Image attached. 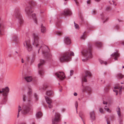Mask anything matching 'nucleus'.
<instances>
[{"label":"nucleus","mask_w":124,"mask_h":124,"mask_svg":"<svg viewBox=\"0 0 124 124\" xmlns=\"http://www.w3.org/2000/svg\"><path fill=\"white\" fill-rule=\"evenodd\" d=\"M32 35L34 39L33 45L36 47H39L40 48L39 50V51L41 48L42 47V53L44 57L46 58L50 57L51 55L48 53L49 50L48 47L45 45H42L41 42H39V37L37 34L33 33H32Z\"/></svg>","instance_id":"obj_1"},{"label":"nucleus","mask_w":124,"mask_h":124,"mask_svg":"<svg viewBox=\"0 0 124 124\" xmlns=\"http://www.w3.org/2000/svg\"><path fill=\"white\" fill-rule=\"evenodd\" d=\"M74 54L73 52L69 51L63 53L59 58V60L61 62H69L71 60L70 56H74Z\"/></svg>","instance_id":"obj_2"},{"label":"nucleus","mask_w":124,"mask_h":124,"mask_svg":"<svg viewBox=\"0 0 124 124\" xmlns=\"http://www.w3.org/2000/svg\"><path fill=\"white\" fill-rule=\"evenodd\" d=\"M25 11L26 14L30 18H31L32 17L35 23H37V20L36 18V15L35 14H32L33 10L32 7L30 6L26 7L25 8Z\"/></svg>","instance_id":"obj_3"},{"label":"nucleus","mask_w":124,"mask_h":124,"mask_svg":"<svg viewBox=\"0 0 124 124\" xmlns=\"http://www.w3.org/2000/svg\"><path fill=\"white\" fill-rule=\"evenodd\" d=\"M82 54L86 57V60L92 57L91 48L84 49L82 52Z\"/></svg>","instance_id":"obj_4"},{"label":"nucleus","mask_w":124,"mask_h":124,"mask_svg":"<svg viewBox=\"0 0 124 124\" xmlns=\"http://www.w3.org/2000/svg\"><path fill=\"white\" fill-rule=\"evenodd\" d=\"M30 110V107L28 106H24L22 108L20 106L18 107V110L17 117H19V112L21 111V113L23 114L27 113L29 112Z\"/></svg>","instance_id":"obj_5"},{"label":"nucleus","mask_w":124,"mask_h":124,"mask_svg":"<svg viewBox=\"0 0 124 124\" xmlns=\"http://www.w3.org/2000/svg\"><path fill=\"white\" fill-rule=\"evenodd\" d=\"M15 16L18 20L20 24L23 22V20L21 15L20 14V10L18 8L16 9L15 11Z\"/></svg>","instance_id":"obj_6"},{"label":"nucleus","mask_w":124,"mask_h":124,"mask_svg":"<svg viewBox=\"0 0 124 124\" xmlns=\"http://www.w3.org/2000/svg\"><path fill=\"white\" fill-rule=\"evenodd\" d=\"M124 89V87H123L122 86H121L119 84L117 85H115L113 89L114 92L116 93V95H117L118 93L119 94H121L122 90V89Z\"/></svg>","instance_id":"obj_7"},{"label":"nucleus","mask_w":124,"mask_h":124,"mask_svg":"<svg viewBox=\"0 0 124 124\" xmlns=\"http://www.w3.org/2000/svg\"><path fill=\"white\" fill-rule=\"evenodd\" d=\"M45 63V62L43 60H40V63L38 65V67L39 68L38 73L41 76L44 73L43 69L41 67Z\"/></svg>","instance_id":"obj_8"},{"label":"nucleus","mask_w":124,"mask_h":124,"mask_svg":"<svg viewBox=\"0 0 124 124\" xmlns=\"http://www.w3.org/2000/svg\"><path fill=\"white\" fill-rule=\"evenodd\" d=\"M2 95L4 97V100L6 101L7 96L9 91V89L8 87H6L5 88L2 89Z\"/></svg>","instance_id":"obj_9"},{"label":"nucleus","mask_w":124,"mask_h":124,"mask_svg":"<svg viewBox=\"0 0 124 124\" xmlns=\"http://www.w3.org/2000/svg\"><path fill=\"white\" fill-rule=\"evenodd\" d=\"M60 114L58 112L55 113L54 117L52 119V124H57L60 120Z\"/></svg>","instance_id":"obj_10"},{"label":"nucleus","mask_w":124,"mask_h":124,"mask_svg":"<svg viewBox=\"0 0 124 124\" xmlns=\"http://www.w3.org/2000/svg\"><path fill=\"white\" fill-rule=\"evenodd\" d=\"M24 45L29 51H31L32 49V46L29 39L26 40L24 43Z\"/></svg>","instance_id":"obj_11"},{"label":"nucleus","mask_w":124,"mask_h":124,"mask_svg":"<svg viewBox=\"0 0 124 124\" xmlns=\"http://www.w3.org/2000/svg\"><path fill=\"white\" fill-rule=\"evenodd\" d=\"M55 75L59 79L61 80L64 79L65 77L64 74L63 72H57L55 73Z\"/></svg>","instance_id":"obj_12"},{"label":"nucleus","mask_w":124,"mask_h":124,"mask_svg":"<svg viewBox=\"0 0 124 124\" xmlns=\"http://www.w3.org/2000/svg\"><path fill=\"white\" fill-rule=\"evenodd\" d=\"M87 76L90 77L92 76V74L91 72L88 71H86L85 72V74L83 75L82 77V80L83 82H86L87 79H86Z\"/></svg>","instance_id":"obj_13"},{"label":"nucleus","mask_w":124,"mask_h":124,"mask_svg":"<svg viewBox=\"0 0 124 124\" xmlns=\"http://www.w3.org/2000/svg\"><path fill=\"white\" fill-rule=\"evenodd\" d=\"M82 91L83 92H86L88 94H90L92 92V90L89 86H86L83 87Z\"/></svg>","instance_id":"obj_14"},{"label":"nucleus","mask_w":124,"mask_h":124,"mask_svg":"<svg viewBox=\"0 0 124 124\" xmlns=\"http://www.w3.org/2000/svg\"><path fill=\"white\" fill-rule=\"evenodd\" d=\"M5 26L3 23L0 24V36L4 34V30Z\"/></svg>","instance_id":"obj_15"},{"label":"nucleus","mask_w":124,"mask_h":124,"mask_svg":"<svg viewBox=\"0 0 124 124\" xmlns=\"http://www.w3.org/2000/svg\"><path fill=\"white\" fill-rule=\"evenodd\" d=\"M12 41L16 43H18L19 41L17 36L16 35H14L12 37Z\"/></svg>","instance_id":"obj_16"},{"label":"nucleus","mask_w":124,"mask_h":124,"mask_svg":"<svg viewBox=\"0 0 124 124\" xmlns=\"http://www.w3.org/2000/svg\"><path fill=\"white\" fill-rule=\"evenodd\" d=\"M62 14L66 16H70L71 14V12L69 9L67 8L64 10Z\"/></svg>","instance_id":"obj_17"},{"label":"nucleus","mask_w":124,"mask_h":124,"mask_svg":"<svg viewBox=\"0 0 124 124\" xmlns=\"http://www.w3.org/2000/svg\"><path fill=\"white\" fill-rule=\"evenodd\" d=\"M90 119L92 121L95 120V114L94 111H92L90 112Z\"/></svg>","instance_id":"obj_18"},{"label":"nucleus","mask_w":124,"mask_h":124,"mask_svg":"<svg viewBox=\"0 0 124 124\" xmlns=\"http://www.w3.org/2000/svg\"><path fill=\"white\" fill-rule=\"evenodd\" d=\"M111 56L115 60H117V57L119 56V54L117 52H116L113 54Z\"/></svg>","instance_id":"obj_19"},{"label":"nucleus","mask_w":124,"mask_h":124,"mask_svg":"<svg viewBox=\"0 0 124 124\" xmlns=\"http://www.w3.org/2000/svg\"><path fill=\"white\" fill-rule=\"evenodd\" d=\"M64 42L67 44H69L71 43V41L69 38L66 37L65 38Z\"/></svg>","instance_id":"obj_20"},{"label":"nucleus","mask_w":124,"mask_h":124,"mask_svg":"<svg viewBox=\"0 0 124 124\" xmlns=\"http://www.w3.org/2000/svg\"><path fill=\"white\" fill-rule=\"evenodd\" d=\"M24 79L25 80L28 82H30L32 80V78L31 76H26L24 77Z\"/></svg>","instance_id":"obj_21"},{"label":"nucleus","mask_w":124,"mask_h":124,"mask_svg":"<svg viewBox=\"0 0 124 124\" xmlns=\"http://www.w3.org/2000/svg\"><path fill=\"white\" fill-rule=\"evenodd\" d=\"M79 116L81 117L82 120H85V116L83 113L80 111L79 112Z\"/></svg>","instance_id":"obj_22"},{"label":"nucleus","mask_w":124,"mask_h":124,"mask_svg":"<svg viewBox=\"0 0 124 124\" xmlns=\"http://www.w3.org/2000/svg\"><path fill=\"white\" fill-rule=\"evenodd\" d=\"M45 98L46 102L48 104L52 103V100L50 98L47 96H45Z\"/></svg>","instance_id":"obj_23"},{"label":"nucleus","mask_w":124,"mask_h":124,"mask_svg":"<svg viewBox=\"0 0 124 124\" xmlns=\"http://www.w3.org/2000/svg\"><path fill=\"white\" fill-rule=\"evenodd\" d=\"M41 32L43 33H44L46 32V28L42 24L41 25Z\"/></svg>","instance_id":"obj_24"},{"label":"nucleus","mask_w":124,"mask_h":124,"mask_svg":"<svg viewBox=\"0 0 124 124\" xmlns=\"http://www.w3.org/2000/svg\"><path fill=\"white\" fill-rule=\"evenodd\" d=\"M27 101L28 104L29 105H31L32 103V98L31 96H28V97L27 99Z\"/></svg>","instance_id":"obj_25"},{"label":"nucleus","mask_w":124,"mask_h":124,"mask_svg":"<svg viewBox=\"0 0 124 124\" xmlns=\"http://www.w3.org/2000/svg\"><path fill=\"white\" fill-rule=\"evenodd\" d=\"M95 45L98 47H101L102 45V44L99 41L96 42L95 43Z\"/></svg>","instance_id":"obj_26"},{"label":"nucleus","mask_w":124,"mask_h":124,"mask_svg":"<svg viewBox=\"0 0 124 124\" xmlns=\"http://www.w3.org/2000/svg\"><path fill=\"white\" fill-rule=\"evenodd\" d=\"M124 76L122 74L119 73L117 74L116 76V77L117 78L121 79L124 77Z\"/></svg>","instance_id":"obj_27"},{"label":"nucleus","mask_w":124,"mask_h":124,"mask_svg":"<svg viewBox=\"0 0 124 124\" xmlns=\"http://www.w3.org/2000/svg\"><path fill=\"white\" fill-rule=\"evenodd\" d=\"M42 115V113L40 111H39L36 114V117L37 118H39L41 117Z\"/></svg>","instance_id":"obj_28"},{"label":"nucleus","mask_w":124,"mask_h":124,"mask_svg":"<svg viewBox=\"0 0 124 124\" xmlns=\"http://www.w3.org/2000/svg\"><path fill=\"white\" fill-rule=\"evenodd\" d=\"M53 93V92L51 91H47L46 93V94L48 96L52 95Z\"/></svg>","instance_id":"obj_29"},{"label":"nucleus","mask_w":124,"mask_h":124,"mask_svg":"<svg viewBox=\"0 0 124 124\" xmlns=\"http://www.w3.org/2000/svg\"><path fill=\"white\" fill-rule=\"evenodd\" d=\"M29 90L28 92V95L29 96H31V95L32 93V91L30 87H29Z\"/></svg>","instance_id":"obj_30"},{"label":"nucleus","mask_w":124,"mask_h":124,"mask_svg":"<svg viewBox=\"0 0 124 124\" xmlns=\"http://www.w3.org/2000/svg\"><path fill=\"white\" fill-rule=\"evenodd\" d=\"M54 34L58 36H61L62 35V32L61 31H56L55 32Z\"/></svg>","instance_id":"obj_31"},{"label":"nucleus","mask_w":124,"mask_h":124,"mask_svg":"<svg viewBox=\"0 0 124 124\" xmlns=\"http://www.w3.org/2000/svg\"><path fill=\"white\" fill-rule=\"evenodd\" d=\"M104 109L108 112L110 113L111 112V110L109 108H108L107 106H105L104 108Z\"/></svg>","instance_id":"obj_32"},{"label":"nucleus","mask_w":124,"mask_h":124,"mask_svg":"<svg viewBox=\"0 0 124 124\" xmlns=\"http://www.w3.org/2000/svg\"><path fill=\"white\" fill-rule=\"evenodd\" d=\"M86 32H84L83 35L81 37V39H85L86 38Z\"/></svg>","instance_id":"obj_33"},{"label":"nucleus","mask_w":124,"mask_h":124,"mask_svg":"<svg viewBox=\"0 0 124 124\" xmlns=\"http://www.w3.org/2000/svg\"><path fill=\"white\" fill-rule=\"evenodd\" d=\"M30 4L32 6H34L35 5V3L33 1L31 0L30 2Z\"/></svg>","instance_id":"obj_34"},{"label":"nucleus","mask_w":124,"mask_h":124,"mask_svg":"<svg viewBox=\"0 0 124 124\" xmlns=\"http://www.w3.org/2000/svg\"><path fill=\"white\" fill-rule=\"evenodd\" d=\"M27 99V96L25 95H23V101H26Z\"/></svg>","instance_id":"obj_35"},{"label":"nucleus","mask_w":124,"mask_h":124,"mask_svg":"<svg viewBox=\"0 0 124 124\" xmlns=\"http://www.w3.org/2000/svg\"><path fill=\"white\" fill-rule=\"evenodd\" d=\"M100 62L101 64H104L105 65H106L107 64V62H106L103 61L102 60H100Z\"/></svg>","instance_id":"obj_36"},{"label":"nucleus","mask_w":124,"mask_h":124,"mask_svg":"<svg viewBox=\"0 0 124 124\" xmlns=\"http://www.w3.org/2000/svg\"><path fill=\"white\" fill-rule=\"evenodd\" d=\"M117 112L118 115L119 116H121L120 110V108H117Z\"/></svg>","instance_id":"obj_37"},{"label":"nucleus","mask_w":124,"mask_h":124,"mask_svg":"<svg viewBox=\"0 0 124 124\" xmlns=\"http://www.w3.org/2000/svg\"><path fill=\"white\" fill-rule=\"evenodd\" d=\"M61 25V23L59 21L57 22L56 24V26L58 27H59Z\"/></svg>","instance_id":"obj_38"},{"label":"nucleus","mask_w":124,"mask_h":124,"mask_svg":"<svg viewBox=\"0 0 124 124\" xmlns=\"http://www.w3.org/2000/svg\"><path fill=\"white\" fill-rule=\"evenodd\" d=\"M34 96L36 101H38V97L37 95L35 93L34 94Z\"/></svg>","instance_id":"obj_39"},{"label":"nucleus","mask_w":124,"mask_h":124,"mask_svg":"<svg viewBox=\"0 0 124 124\" xmlns=\"http://www.w3.org/2000/svg\"><path fill=\"white\" fill-rule=\"evenodd\" d=\"M47 87L48 86H47V85H43L42 87V89L43 90H45L47 88Z\"/></svg>","instance_id":"obj_40"},{"label":"nucleus","mask_w":124,"mask_h":124,"mask_svg":"<svg viewBox=\"0 0 124 124\" xmlns=\"http://www.w3.org/2000/svg\"><path fill=\"white\" fill-rule=\"evenodd\" d=\"M109 89V87L108 86H107L105 89V91L106 92L108 91Z\"/></svg>","instance_id":"obj_41"},{"label":"nucleus","mask_w":124,"mask_h":124,"mask_svg":"<svg viewBox=\"0 0 124 124\" xmlns=\"http://www.w3.org/2000/svg\"><path fill=\"white\" fill-rule=\"evenodd\" d=\"M74 24L75 28L77 29H78L79 28V26L78 25V24L75 23Z\"/></svg>","instance_id":"obj_42"},{"label":"nucleus","mask_w":124,"mask_h":124,"mask_svg":"<svg viewBox=\"0 0 124 124\" xmlns=\"http://www.w3.org/2000/svg\"><path fill=\"white\" fill-rule=\"evenodd\" d=\"M99 111L101 113L103 114L104 113V111L102 108H100L99 109Z\"/></svg>","instance_id":"obj_43"},{"label":"nucleus","mask_w":124,"mask_h":124,"mask_svg":"<svg viewBox=\"0 0 124 124\" xmlns=\"http://www.w3.org/2000/svg\"><path fill=\"white\" fill-rule=\"evenodd\" d=\"M75 106L76 108V109H77V108L78 106V103L77 101H76L75 103Z\"/></svg>","instance_id":"obj_44"},{"label":"nucleus","mask_w":124,"mask_h":124,"mask_svg":"<svg viewBox=\"0 0 124 124\" xmlns=\"http://www.w3.org/2000/svg\"><path fill=\"white\" fill-rule=\"evenodd\" d=\"M74 71L73 70H71L70 71V76H71L73 74Z\"/></svg>","instance_id":"obj_45"},{"label":"nucleus","mask_w":124,"mask_h":124,"mask_svg":"<svg viewBox=\"0 0 124 124\" xmlns=\"http://www.w3.org/2000/svg\"><path fill=\"white\" fill-rule=\"evenodd\" d=\"M123 120H122L120 119L119 121V124H123Z\"/></svg>","instance_id":"obj_46"},{"label":"nucleus","mask_w":124,"mask_h":124,"mask_svg":"<svg viewBox=\"0 0 124 124\" xmlns=\"http://www.w3.org/2000/svg\"><path fill=\"white\" fill-rule=\"evenodd\" d=\"M51 103H50L48 104V107L50 108H51L52 107V105L51 104Z\"/></svg>","instance_id":"obj_47"},{"label":"nucleus","mask_w":124,"mask_h":124,"mask_svg":"<svg viewBox=\"0 0 124 124\" xmlns=\"http://www.w3.org/2000/svg\"><path fill=\"white\" fill-rule=\"evenodd\" d=\"M111 9L110 7L109 6H108L106 8V10L108 11L110 10Z\"/></svg>","instance_id":"obj_48"},{"label":"nucleus","mask_w":124,"mask_h":124,"mask_svg":"<svg viewBox=\"0 0 124 124\" xmlns=\"http://www.w3.org/2000/svg\"><path fill=\"white\" fill-rule=\"evenodd\" d=\"M112 2H110V1L109 2H110V3L111 4H114V5H116V4H114V1L113 0H112Z\"/></svg>","instance_id":"obj_49"},{"label":"nucleus","mask_w":124,"mask_h":124,"mask_svg":"<svg viewBox=\"0 0 124 124\" xmlns=\"http://www.w3.org/2000/svg\"><path fill=\"white\" fill-rule=\"evenodd\" d=\"M96 10H94L93 11V14H95L96 13Z\"/></svg>","instance_id":"obj_50"},{"label":"nucleus","mask_w":124,"mask_h":124,"mask_svg":"<svg viewBox=\"0 0 124 124\" xmlns=\"http://www.w3.org/2000/svg\"><path fill=\"white\" fill-rule=\"evenodd\" d=\"M103 103L104 104H107V102L104 101L103 102Z\"/></svg>","instance_id":"obj_51"},{"label":"nucleus","mask_w":124,"mask_h":124,"mask_svg":"<svg viewBox=\"0 0 124 124\" xmlns=\"http://www.w3.org/2000/svg\"><path fill=\"white\" fill-rule=\"evenodd\" d=\"M65 110V109L64 108H63L61 109V111L62 112H64Z\"/></svg>","instance_id":"obj_52"},{"label":"nucleus","mask_w":124,"mask_h":124,"mask_svg":"<svg viewBox=\"0 0 124 124\" xmlns=\"http://www.w3.org/2000/svg\"><path fill=\"white\" fill-rule=\"evenodd\" d=\"M87 3L88 4H90V0H88L87 2Z\"/></svg>","instance_id":"obj_53"},{"label":"nucleus","mask_w":124,"mask_h":124,"mask_svg":"<svg viewBox=\"0 0 124 124\" xmlns=\"http://www.w3.org/2000/svg\"><path fill=\"white\" fill-rule=\"evenodd\" d=\"M107 124H110L109 121H108V120H107Z\"/></svg>","instance_id":"obj_54"},{"label":"nucleus","mask_w":124,"mask_h":124,"mask_svg":"<svg viewBox=\"0 0 124 124\" xmlns=\"http://www.w3.org/2000/svg\"><path fill=\"white\" fill-rule=\"evenodd\" d=\"M116 28L117 29H118L119 28V26L118 25H116Z\"/></svg>","instance_id":"obj_55"},{"label":"nucleus","mask_w":124,"mask_h":124,"mask_svg":"<svg viewBox=\"0 0 124 124\" xmlns=\"http://www.w3.org/2000/svg\"><path fill=\"white\" fill-rule=\"evenodd\" d=\"M24 61L23 59H22V62L23 63H24Z\"/></svg>","instance_id":"obj_56"},{"label":"nucleus","mask_w":124,"mask_h":124,"mask_svg":"<svg viewBox=\"0 0 124 124\" xmlns=\"http://www.w3.org/2000/svg\"><path fill=\"white\" fill-rule=\"evenodd\" d=\"M74 95L75 96H76L77 95V94L76 93H75L74 94Z\"/></svg>","instance_id":"obj_57"},{"label":"nucleus","mask_w":124,"mask_h":124,"mask_svg":"<svg viewBox=\"0 0 124 124\" xmlns=\"http://www.w3.org/2000/svg\"><path fill=\"white\" fill-rule=\"evenodd\" d=\"M12 0L13 2H15L17 1V0Z\"/></svg>","instance_id":"obj_58"},{"label":"nucleus","mask_w":124,"mask_h":124,"mask_svg":"<svg viewBox=\"0 0 124 124\" xmlns=\"http://www.w3.org/2000/svg\"><path fill=\"white\" fill-rule=\"evenodd\" d=\"M82 121H83L84 124H85V120H82Z\"/></svg>","instance_id":"obj_59"},{"label":"nucleus","mask_w":124,"mask_h":124,"mask_svg":"<svg viewBox=\"0 0 124 124\" xmlns=\"http://www.w3.org/2000/svg\"><path fill=\"white\" fill-rule=\"evenodd\" d=\"M1 20V17H0V24L3 23L2 22H0Z\"/></svg>","instance_id":"obj_60"},{"label":"nucleus","mask_w":124,"mask_h":124,"mask_svg":"<svg viewBox=\"0 0 124 124\" xmlns=\"http://www.w3.org/2000/svg\"><path fill=\"white\" fill-rule=\"evenodd\" d=\"M2 93V90H0V93Z\"/></svg>","instance_id":"obj_61"},{"label":"nucleus","mask_w":124,"mask_h":124,"mask_svg":"<svg viewBox=\"0 0 124 124\" xmlns=\"http://www.w3.org/2000/svg\"><path fill=\"white\" fill-rule=\"evenodd\" d=\"M122 44L123 45H124V41H123V42L122 43Z\"/></svg>","instance_id":"obj_62"},{"label":"nucleus","mask_w":124,"mask_h":124,"mask_svg":"<svg viewBox=\"0 0 124 124\" xmlns=\"http://www.w3.org/2000/svg\"><path fill=\"white\" fill-rule=\"evenodd\" d=\"M33 61H31V63H33Z\"/></svg>","instance_id":"obj_63"},{"label":"nucleus","mask_w":124,"mask_h":124,"mask_svg":"<svg viewBox=\"0 0 124 124\" xmlns=\"http://www.w3.org/2000/svg\"><path fill=\"white\" fill-rule=\"evenodd\" d=\"M118 21L119 22H121V20H119V19H118Z\"/></svg>","instance_id":"obj_64"}]
</instances>
